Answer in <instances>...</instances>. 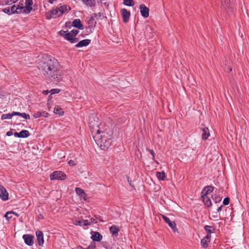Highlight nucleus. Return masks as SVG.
<instances>
[{"instance_id":"nucleus-1","label":"nucleus","mask_w":249,"mask_h":249,"mask_svg":"<svg viewBox=\"0 0 249 249\" xmlns=\"http://www.w3.org/2000/svg\"><path fill=\"white\" fill-rule=\"evenodd\" d=\"M40 66L43 75L51 81L58 82L62 80V71L57 69L58 63L56 60L47 57L41 63Z\"/></svg>"},{"instance_id":"nucleus-2","label":"nucleus","mask_w":249,"mask_h":249,"mask_svg":"<svg viewBox=\"0 0 249 249\" xmlns=\"http://www.w3.org/2000/svg\"><path fill=\"white\" fill-rule=\"evenodd\" d=\"M93 137L98 145L103 150L107 149L111 143V136L102 130L95 134Z\"/></svg>"},{"instance_id":"nucleus-3","label":"nucleus","mask_w":249,"mask_h":249,"mask_svg":"<svg viewBox=\"0 0 249 249\" xmlns=\"http://www.w3.org/2000/svg\"><path fill=\"white\" fill-rule=\"evenodd\" d=\"M70 10V7L63 5L48 12L46 14V17L47 19H50L67 14Z\"/></svg>"},{"instance_id":"nucleus-4","label":"nucleus","mask_w":249,"mask_h":249,"mask_svg":"<svg viewBox=\"0 0 249 249\" xmlns=\"http://www.w3.org/2000/svg\"><path fill=\"white\" fill-rule=\"evenodd\" d=\"M89 124L92 136L102 131L101 123L96 116L94 115L89 116Z\"/></svg>"},{"instance_id":"nucleus-5","label":"nucleus","mask_w":249,"mask_h":249,"mask_svg":"<svg viewBox=\"0 0 249 249\" xmlns=\"http://www.w3.org/2000/svg\"><path fill=\"white\" fill-rule=\"evenodd\" d=\"M78 33L79 31L78 30H72L68 33L66 31L61 30L58 33L60 36H63L65 39L70 41L71 43H74L78 40V39L75 37Z\"/></svg>"},{"instance_id":"nucleus-6","label":"nucleus","mask_w":249,"mask_h":249,"mask_svg":"<svg viewBox=\"0 0 249 249\" xmlns=\"http://www.w3.org/2000/svg\"><path fill=\"white\" fill-rule=\"evenodd\" d=\"M11 13L12 14H25V11L23 8V4L19 3V4L16 5H13L10 8Z\"/></svg>"},{"instance_id":"nucleus-7","label":"nucleus","mask_w":249,"mask_h":249,"mask_svg":"<svg viewBox=\"0 0 249 249\" xmlns=\"http://www.w3.org/2000/svg\"><path fill=\"white\" fill-rule=\"evenodd\" d=\"M50 177L52 180L55 179L64 180L66 178V176L61 171H55L50 175Z\"/></svg>"},{"instance_id":"nucleus-8","label":"nucleus","mask_w":249,"mask_h":249,"mask_svg":"<svg viewBox=\"0 0 249 249\" xmlns=\"http://www.w3.org/2000/svg\"><path fill=\"white\" fill-rule=\"evenodd\" d=\"M0 198L3 201H6L9 198V194L6 189L0 184Z\"/></svg>"},{"instance_id":"nucleus-9","label":"nucleus","mask_w":249,"mask_h":249,"mask_svg":"<svg viewBox=\"0 0 249 249\" xmlns=\"http://www.w3.org/2000/svg\"><path fill=\"white\" fill-rule=\"evenodd\" d=\"M22 238L26 245L29 246H31L33 245L34 238L33 235L31 234H24Z\"/></svg>"},{"instance_id":"nucleus-10","label":"nucleus","mask_w":249,"mask_h":249,"mask_svg":"<svg viewBox=\"0 0 249 249\" xmlns=\"http://www.w3.org/2000/svg\"><path fill=\"white\" fill-rule=\"evenodd\" d=\"M162 217L164 221L172 229L174 232L177 231L176 224L174 221H171L169 218L166 216L162 215Z\"/></svg>"},{"instance_id":"nucleus-11","label":"nucleus","mask_w":249,"mask_h":249,"mask_svg":"<svg viewBox=\"0 0 249 249\" xmlns=\"http://www.w3.org/2000/svg\"><path fill=\"white\" fill-rule=\"evenodd\" d=\"M121 15L123 18V21L124 23H127L129 19L130 16V12L128 11L126 9H122L121 10Z\"/></svg>"},{"instance_id":"nucleus-12","label":"nucleus","mask_w":249,"mask_h":249,"mask_svg":"<svg viewBox=\"0 0 249 249\" xmlns=\"http://www.w3.org/2000/svg\"><path fill=\"white\" fill-rule=\"evenodd\" d=\"M140 12L142 16L146 18L149 16V9L144 4H141L140 6Z\"/></svg>"},{"instance_id":"nucleus-13","label":"nucleus","mask_w":249,"mask_h":249,"mask_svg":"<svg viewBox=\"0 0 249 249\" xmlns=\"http://www.w3.org/2000/svg\"><path fill=\"white\" fill-rule=\"evenodd\" d=\"M33 5L32 0H25V6H23V8L25 11V14H28L32 10V5Z\"/></svg>"},{"instance_id":"nucleus-14","label":"nucleus","mask_w":249,"mask_h":249,"mask_svg":"<svg viewBox=\"0 0 249 249\" xmlns=\"http://www.w3.org/2000/svg\"><path fill=\"white\" fill-rule=\"evenodd\" d=\"M76 193L79 196L81 199H83L85 201L87 200V195L84 192V190L80 188H76L75 189Z\"/></svg>"},{"instance_id":"nucleus-15","label":"nucleus","mask_w":249,"mask_h":249,"mask_svg":"<svg viewBox=\"0 0 249 249\" xmlns=\"http://www.w3.org/2000/svg\"><path fill=\"white\" fill-rule=\"evenodd\" d=\"M36 236L39 245L42 246L44 244L43 232L40 231H36Z\"/></svg>"},{"instance_id":"nucleus-16","label":"nucleus","mask_w":249,"mask_h":249,"mask_svg":"<svg viewBox=\"0 0 249 249\" xmlns=\"http://www.w3.org/2000/svg\"><path fill=\"white\" fill-rule=\"evenodd\" d=\"M72 25L80 30L84 29V26L79 19H75L72 22Z\"/></svg>"},{"instance_id":"nucleus-17","label":"nucleus","mask_w":249,"mask_h":249,"mask_svg":"<svg viewBox=\"0 0 249 249\" xmlns=\"http://www.w3.org/2000/svg\"><path fill=\"white\" fill-rule=\"evenodd\" d=\"M202 133L201 135L202 139L203 140H207L210 136V132L208 127H204L201 128Z\"/></svg>"},{"instance_id":"nucleus-18","label":"nucleus","mask_w":249,"mask_h":249,"mask_svg":"<svg viewBox=\"0 0 249 249\" xmlns=\"http://www.w3.org/2000/svg\"><path fill=\"white\" fill-rule=\"evenodd\" d=\"M91 234V238L93 241L99 242L102 239V236L98 232L92 231Z\"/></svg>"},{"instance_id":"nucleus-19","label":"nucleus","mask_w":249,"mask_h":249,"mask_svg":"<svg viewBox=\"0 0 249 249\" xmlns=\"http://www.w3.org/2000/svg\"><path fill=\"white\" fill-rule=\"evenodd\" d=\"M201 197L202 201L206 206H207L208 207H209L212 205V202L210 197L207 195L201 194Z\"/></svg>"},{"instance_id":"nucleus-20","label":"nucleus","mask_w":249,"mask_h":249,"mask_svg":"<svg viewBox=\"0 0 249 249\" xmlns=\"http://www.w3.org/2000/svg\"><path fill=\"white\" fill-rule=\"evenodd\" d=\"M90 43V40L86 39L82 40L79 41L78 43L75 45V46L77 48L82 47L84 46H87Z\"/></svg>"},{"instance_id":"nucleus-21","label":"nucleus","mask_w":249,"mask_h":249,"mask_svg":"<svg viewBox=\"0 0 249 249\" xmlns=\"http://www.w3.org/2000/svg\"><path fill=\"white\" fill-rule=\"evenodd\" d=\"M73 223L75 225H78L80 226L89 225V220H83L81 221L76 220L73 221Z\"/></svg>"},{"instance_id":"nucleus-22","label":"nucleus","mask_w":249,"mask_h":249,"mask_svg":"<svg viewBox=\"0 0 249 249\" xmlns=\"http://www.w3.org/2000/svg\"><path fill=\"white\" fill-rule=\"evenodd\" d=\"M213 190L212 186H209L205 187L202 191L201 194L208 196V194L212 193Z\"/></svg>"},{"instance_id":"nucleus-23","label":"nucleus","mask_w":249,"mask_h":249,"mask_svg":"<svg viewBox=\"0 0 249 249\" xmlns=\"http://www.w3.org/2000/svg\"><path fill=\"white\" fill-rule=\"evenodd\" d=\"M109 230L111 233L115 236H118V233L120 229L117 226L113 225L110 227Z\"/></svg>"},{"instance_id":"nucleus-24","label":"nucleus","mask_w":249,"mask_h":249,"mask_svg":"<svg viewBox=\"0 0 249 249\" xmlns=\"http://www.w3.org/2000/svg\"><path fill=\"white\" fill-rule=\"evenodd\" d=\"M53 112L54 114L59 115L60 116H62L64 113V112L62 110V109L58 106L55 107Z\"/></svg>"},{"instance_id":"nucleus-25","label":"nucleus","mask_w":249,"mask_h":249,"mask_svg":"<svg viewBox=\"0 0 249 249\" xmlns=\"http://www.w3.org/2000/svg\"><path fill=\"white\" fill-rule=\"evenodd\" d=\"M156 176L160 180H164L166 178V176L164 171L157 172Z\"/></svg>"},{"instance_id":"nucleus-26","label":"nucleus","mask_w":249,"mask_h":249,"mask_svg":"<svg viewBox=\"0 0 249 249\" xmlns=\"http://www.w3.org/2000/svg\"><path fill=\"white\" fill-rule=\"evenodd\" d=\"M18 0H3V1H0V5H11L18 1Z\"/></svg>"},{"instance_id":"nucleus-27","label":"nucleus","mask_w":249,"mask_h":249,"mask_svg":"<svg viewBox=\"0 0 249 249\" xmlns=\"http://www.w3.org/2000/svg\"><path fill=\"white\" fill-rule=\"evenodd\" d=\"M14 113H15V111H13L11 113L2 114L1 115V119H10L12 118L13 116L15 115Z\"/></svg>"},{"instance_id":"nucleus-28","label":"nucleus","mask_w":249,"mask_h":249,"mask_svg":"<svg viewBox=\"0 0 249 249\" xmlns=\"http://www.w3.org/2000/svg\"><path fill=\"white\" fill-rule=\"evenodd\" d=\"M82 2L85 4L86 5L92 7L94 6L95 4V1L94 0H81Z\"/></svg>"},{"instance_id":"nucleus-29","label":"nucleus","mask_w":249,"mask_h":249,"mask_svg":"<svg viewBox=\"0 0 249 249\" xmlns=\"http://www.w3.org/2000/svg\"><path fill=\"white\" fill-rule=\"evenodd\" d=\"M207 238V237H204L201 240V245L204 248H207L208 247L209 243L210 242Z\"/></svg>"},{"instance_id":"nucleus-30","label":"nucleus","mask_w":249,"mask_h":249,"mask_svg":"<svg viewBox=\"0 0 249 249\" xmlns=\"http://www.w3.org/2000/svg\"><path fill=\"white\" fill-rule=\"evenodd\" d=\"M210 216L214 220H218L220 219V216L219 213L216 212H213L210 214Z\"/></svg>"},{"instance_id":"nucleus-31","label":"nucleus","mask_w":249,"mask_h":249,"mask_svg":"<svg viewBox=\"0 0 249 249\" xmlns=\"http://www.w3.org/2000/svg\"><path fill=\"white\" fill-rule=\"evenodd\" d=\"M14 114H15V115L20 116L26 120H29L30 119V115L25 113H20L18 112L15 111V113Z\"/></svg>"},{"instance_id":"nucleus-32","label":"nucleus","mask_w":249,"mask_h":249,"mask_svg":"<svg viewBox=\"0 0 249 249\" xmlns=\"http://www.w3.org/2000/svg\"><path fill=\"white\" fill-rule=\"evenodd\" d=\"M20 138H27L30 135V133L28 130H22L19 132Z\"/></svg>"},{"instance_id":"nucleus-33","label":"nucleus","mask_w":249,"mask_h":249,"mask_svg":"<svg viewBox=\"0 0 249 249\" xmlns=\"http://www.w3.org/2000/svg\"><path fill=\"white\" fill-rule=\"evenodd\" d=\"M97 17V15L96 14H93L92 15L90 19L88 21V24L89 25H95L96 24V21H94V18Z\"/></svg>"},{"instance_id":"nucleus-34","label":"nucleus","mask_w":249,"mask_h":249,"mask_svg":"<svg viewBox=\"0 0 249 249\" xmlns=\"http://www.w3.org/2000/svg\"><path fill=\"white\" fill-rule=\"evenodd\" d=\"M14 214L18 216V214L16 213L15 212H8L6 213V214L4 215V217H6V218L7 220H9L12 217V215Z\"/></svg>"},{"instance_id":"nucleus-35","label":"nucleus","mask_w":249,"mask_h":249,"mask_svg":"<svg viewBox=\"0 0 249 249\" xmlns=\"http://www.w3.org/2000/svg\"><path fill=\"white\" fill-rule=\"evenodd\" d=\"M204 229L209 233H213L214 231V229L213 227L208 225H206Z\"/></svg>"},{"instance_id":"nucleus-36","label":"nucleus","mask_w":249,"mask_h":249,"mask_svg":"<svg viewBox=\"0 0 249 249\" xmlns=\"http://www.w3.org/2000/svg\"><path fill=\"white\" fill-rule=\"evenodd\" d=\"M123 1L124 4L126 6H131L134 4L133 0H123Z\"/></svg>"},{"instance_id":"nucleus-37","label":"nucleus","mask_w":249,"mask_h":249,"mask_svg":"<svg viewBox=\"0 0 249 249\" xmlns=\"http://www.w3.org/2000/svg\"><path fill=\"white\" fill-rule=\"evenodd\" d=\"M60 90L58 89H52L50 91V92L51 93V94H53L55 93H58L60 92Z\"/></svg>"},{"instance_id":"nucleus-38","label":"nucleus","mask_w":249,"mask_h":249,"mask_svg":"<svg viewBox=\"0 0 249 249\" xmlns=\"http://www.w3.org/2000/svg\"><path fill=\"white\" fill-rule=\"evenodd\" d=\"M33 116L35 118H37L41 116V111H37L35 113Z\"/></svg>"},{"instance_id":"nucleus-39","label":"nucleus","mask_w":249,"mask_h":249,"mask_svg":"<svg viewBox=\"0 0 249 249\" xmlns=\"http://www.w3.org/2000/svg\"><path fill=\"white\" fill-rule=\"evenodd\" d=\"M147 150L152 155V159L153 160H155V153L154 151L150 149L147 148Z\"/></svg>"},{"instance_id":"nucleus-40","label":"nucleus","mask_w":249,"mask_h":249,"mask_svg":"<svg viewBox=\"0 0 249 249\" xmlns=\"http://www.w3.org/2000/svg\"><path fill=\"white\" fill-rule=\"evenodd\" d=\"M230 199L228 197H226L224 199L223 203L225 205H227L229 204Z\"/></svg>"},{"instance_id":"nucleus-41","label":"nucleus","mask_w":249,"mask_h":249,"mask_svg":"<svg viewBox=\"0 0 249 249\" xmlns=\"http://www.w3.org/2000/svg\"><path fill=\"white\" fill-rule=\"evenodd\" d=\"M3 12H4L5 13L8 14V15H11L12 13H11V10L9 8H6L3 9Z\"/></svg>"},{"instance_id":"nucleus-42","label":"nucleus","mask_w":249,"mask_h":249,"mask_svg":"<svg viewBox=\"0 0 249 249\" xmlns=\"http://www.w3.org/2000/svg\"><path fill=\"white\" fill-rule=\"evenodd\" d=\"M214 197L215 198H213V199L215 201L216 203L221 201V198L220 196H215Z\"/></svg>"},{"instance_id":"nucleus-43","label":"nucleus","mask_w":249,"mask_h":249,"mask_svg":"<svg viewBox=\"0 0 249 249\" xmlns=\"http://www.w3.org/2000/svg\"><path fill=\"white\" fill-rule=\"evenodd\" d=\"M41 116L44 117H48L49 116V114L45 112V111H41Z\"/></svg>"},{"instance_id":"nucleus-44","label":"nucleus","mask_w":249,"mask_h":249,"mask_svg":"<svg viewBox=\"0 0 249 249\" xmlns=\"http://www.w3.org/2000/svg\"><path fill=\"white\" fill-rule=\"evenodd\" d=\"M68 163H69V165L71 166H75L76 165L74 161L72 160H70L68 162Z\"/></svg>"},{"instance_id":"nucleus-45","label":"nucleus","mask_w":249,"mask_h":249,"mask_svg":"<svg viewBox=\"0 0 249 249\" xmlns=\"http://www.w3.org/2000/svg\"><path fill=\"white\" fill-rule=\"evenodd\" d=\"M93 29V26L92 25H89L88 27L87 28V30L88 32H89V33L92 32V30Z\"/></svg>"},{"instance_id":"nucleus-46","label":"nucleus","mask_w":249,"mask_h":249,"mask_svg":"<svg viewBox=\"0 0 249 249\" xmlns=\"http://www.w3.org/2000/svg\"><path fill=\"white\" fill-rule=\"evenodd\" d=\"M96 220L94 218H91L90 219V220H89V225H90L92 223H96Z\"/></svg>"},{"instance_id":"nucleus-47","label":"nucleus","mask_w":249,"mask_h":249,"mask_svg":"<svg viewBox=\"0 0 249 249\" xmlns=\"http://www.w3.org/2000/svg\"><path fill=\"white\" fill-rule=\"evenodd\" d=\"M204 237H207V239H208V240L210 241L211 233H208L207 235L206 236H205Z\"/></svg>"},{"instance_id":"nucleus-48","label":"nucleus","mask_w":249,"mask_h":249,"mask_svg":"<svg viewBox=\"0 0 249 249\" xmlns=\"http://www.w3.org/2000/svg\"><path fill=\"white\" fill-rule=\"evenodd\" d=\"M94 248H95L94 246H93V245H90L87 248L84 249H94Z\"/></svg>"},{"instance_id":"nucleus-49","label":"nucleus","mask_w":249,"mask_h":249,"mask_svg":"<svg viewBox=\"0 0 249 249\" xmlns=\"http://www.w3.org/2000/svg\"><path fill=\"white\" fill-rule=\"evenodd\" d=\"M13 135V133L12 131H8L7 133H6V135L8 136H11Z\"/></svg>"},{"instance_id":"nucleus-50","label":"nucleus","mask_w":249,"mask_h":249,"mask_svg":"<svg viewBox=\"0 0 249 249\" xmlns=\"http://www.w3.org/2000/svg\"><path fill=\"white\" fill-rule=\"evenodd\" d=\"M14 136H15V137L20 138L19 132V133H18V132H15V133H14Z\"/></svg>"},{"instance_id":"nucleus-51","label":"nucleus","mask_w":249,"mask_h":249,"mask_svg":"<svg viewBox=\"0 0 249 249\" xmlns=\"http://www.w3.org/2000/svg\"><path fill=\"white\" fill-rule=\"evenodd\" d=\"M222 208V206H221L219 207H218V209H217V211L216 212H218V213H219V212L221 210Z\"/></svg>"},{"instance_id":"nucleus-52","label":"nucleus","mask_w":249,"mask_h":249,"mask_svg":"<svg viewBox=\"0 0 249 249\" xmlns=\"http://www.w3.org/2000/svg\"><path fill=\"white\" fill-rule=\"evenodd\" d=\"M50 91H49L48 90H44L43 91V93L45 94V95H47L48 93H49Z\"/></svg>"},{"instance_id":"nucleus-53","label":"nucleus","mask_w":249,"mask_h":249,"mask_svg":"<svg viewBox=\"0 0 249 249\" xmlns=\"http://www.w3.org/2000/svg\"><path fill=\"white\" fill-rule=\"evenodd\" d=\"M48 1L50 3L53 4L55 0H49Z\"/></svg>"},{"instance_id":"nucleus-54","label":"nucleus","mask_w":249,"mask_h":249,"mask_svg":"<svg viewBox=\"0 0 249 249\" xmlns=\"http://www.w3.org/2000/svg\"><path fill=\"white\" fill-rule=\"evenodd\" d=\"M70 23H71L70 22H69V23L67 22V23H66V26H68V24H70Z\"/></svg>"},{"instance_id":"nucleus-55","label":"nucleus","mask_w":249,"mask_h":249,"mask_svg":"<svg viewBox=\"0 0 249 249\" xmlns=\"http://www.w3.org/2000/svg\"><path fill=\"white\" fill-rule=\"evenodd\" d=\"M154 161H155V162H156V163H157V164H158V163H159V162H158L157 160H154Z\"/></svg>"},{"instance_id":"nucleus-56","label":"nucleus","mask_w":249,"mask_h":249,"mask_svg":"<svg viewBox=\"0 0 249 249\" xmlns=\"http://www.w3.org/2000/svg\"><path fill=\"white\" fill-rule=\"evenodd\" d=\"M79 249H83V248L81 247V248H79Z\"/></svg>"}]
</instances>
